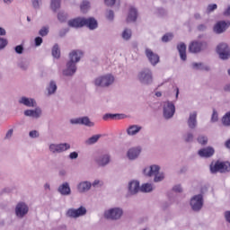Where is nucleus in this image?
<instances>
[{
  "label": "nucleus",
  "instance_id": "nucleus-9",
  "mask_svg": "<svg viewBox=\"0 0 230 230\" xmlns=\"http://www.w3.org/2000/svg\"><path fill=\"white\" fill-rule=\"evenodd\" d=\"M87 215V208L84 206L79 207L78 208H68L66 211V218H80V217H85Z\"/></svg>",
  "mask_w": 230,
  "mask_h": 230
},
{
  "label": "nucleus",
  "instance_id": "nucleus-49",
  "mask_svg": "<svg viewBox=\"0 0 230 230\" xmlns=\"http://www.w3.org/2000/svg\"><path fill=\"white\" fill-rule=\"evenodd\" d=\"M14 51H15V53H17V55H22V53H24V46L17 45L14 48Z\"/></svg>",
  "mask_w": 230,
  "mask_h": 230
},
{
  "label": "nucleus",
  "instance_id": "nucleus-40",
  "mask_svg": "<svg viewBox=\"0 0 230 230\" xmlns=\"http://www.w3.org/2000/svg\"><path fill=\"white\" fill-rule=\"evenodd\" d=\"M100 137H102V135H93L86 140V145H94V143H98Z\"/></svg>",
  "mask_w": 230,
  "mask_h": 230
},
{
  "label": "nucleus",
  "instance_id": "nucleus-42",
  "mask_svg": "<svg viewBox=\"0 0 230 230\" xmlns=\"http://www.w3.org/2000/svg\"><path fill=\"white\" fill-rule=\"evenodd\" d=\"M58 20L59 22H66L67 21V13L61 11L58 13Z\"/></svg>",
  "mask_w": 230,
  "mask_h": 230
},
{
  "label": "nucleus",
  "instance_id": "nucleus-10",
  "mask_svg": "<svg viewBox=\"0 0 230 230\" xmlns=\"http://www.w3.org/2000/svg\"><path fill=\"white\" fill-rule=\"evenodd\" d=\"M163 114L165 119H172L175 115V104L172 102H164L162 104Z\"/></svg>",
  "mask_w": 230,
  "mask_h": 230
},
{
  "label": "nucleus",
  "instance_id": "nucleus-16",
  "mask_svg": "<svg viewBox=\"0 0 230 230\" xmlns=\"http://www.w3.org/2000/svg\"><path fill=\"white\" fill-rule=\"evenodd\" d=\"M141 191V185L139 181L132 180L128 183V195H137Z\"/></svg>",
  "mask_w": 230,
  "mask_h": 230
},
{
  "label": "nucleus",
  "instance_id": "nucleus-21",
  "mask_svg": "<svg viewBox=\"0 0 230 230\" xmlns=\"http://www.w3.org/2000/svg\"><path fill=\"white\" fill-rule=\"evenodd\" d=\"M145 53L151 66H157V64H159V55L152 51L150 49H146Z\"/></svg>",
  "mask_w": 230,
  "mask_h": 230
},
{
  "label": "nucleus",
  "instance_id": "nucleus-52",
  "mask_svg": "<svg viewBox=\"0 0 230 230\" xmlns=\"http://www.w3.org/2000/svg\"><path fill=\"white\" fill-rule=\"evenodd\" d=\"M8 46V40L4 38H0V51L1 49H4Z\"/></svg>",
  "mask_w": 230,
  "mask_h": 230
},
{
  "label": "nucleus",
  "instance_id": "nucleus-31",
  "mask_svg": "<svg viewBox=\"0 0 230 230\" xmlns=\"http://www.w3.org/2000/svg\"><path fill=\"white\" fill-rule=\"evenodd\" d=\"M177 49L181 58V60H182L183 62H186L188 56L186 55V44L184 43H179L177 45Z\"/></svg>",
  "mask_w": 230,
  "mask_h": 230
},
{
  "label": "nucleus",
  "instance_id": "nucleus-57",
  "mask_svg": "<svg viewBox=\"0 0 230 230\" xmlns=\"http://www.w3.org/2000/svg\"><path fill=\"white\" fill-rule=\"evenodd\" d=\"M42 38L41 37H36L35 40H34V42H35V46L36 47H39L42 44Z\"/></svg>",
  "mask_w": 230,
  "mask_h": 230
},
{
  "label": "nucleus",
  "instance_id": "nucleus-15",
  "mask_svg": "<svg viewBox=\"0 0 230 230\" xmlns=\"http://www.w3.org/2000/svg\"><path fill=\"white\" fill-rule=\"evenodd\" d=\"M24 116L32 118V119H39L42 116V109L40 107H34V109H28L23 111Z\"/></svg>",
  "mask_w": 230,
  "mask_h": 230
},
{
  "label": "nucleus",
  "instance_id": "nucleus-12",
  "mask_svg": "<svg viewBox=\"0 0 230 230\" xmlns=\"http://www.w3.org/2000/svg\"><path fill=\"white\" fill-rule=\"evenodd\" d=\"M217 55L221 60H229L230 58V49L227 43H220L217 47Z\"/></svg>",
  "mask_w": 230,
  "mask_h": 230
},
{
  "label": "nucleus",
  "instance_id": "nucleus-46",
  "mask_svg": "<svg viewBox=\"0 0 230 230\" xmlns=\"http://www.w3.org/2000/svg\"><path fill=\"white\" fill-rule=\"evenodd\" d=\"M217 8L218 5H217V4H210L207 6V13H213V12Z\"/></svg>",
  "mask_w": 230,
  "mask_h": 230
},
{
  "label": "nucleus",
  "instance_id": "nucleus-59",
  "mask_svg": "<svg viewBox=\"0 0 230 230\" xmlns=\"http://www.w3.org/2000/svg\"><path fill=\"white\" fill-rule=\"evenodd\" d=\"M172 190L175 191L176 193H181L182 191V186L181 185H175L173 188H172Z\"/></svg>",
  "mask_w": 230,
  "mask_h": 230
},
{
  "label": "nucleus",
  "instance_id": "nucleus-60",
  "mask_svg": "<svg viewBox=\"0 0 230 230\" xmlns=\"http://www.w3.org/2000/svg\"><path fill=\"white\" fill-rule=\"evenodd\" d=\"M93 188H98V186H102V181L94 180L92 183Z\"/></svg>",
  "mask_w": 230,
  "mask_h": 230
},
{
  "label": "nucleus",
  "instance_id": "nucleus-13",
  "mask_svg": "<svg viewBox=\"0 0 230 230\" xmlns=\"http://www.w3.org/2000/svg\"><path fill=\"white\" fill-rule=\"evenodd\" d=\"M230 26V22L229 21H218L215 23L213 27V31L217 35H222V33H226L227 31V29Z\"/></svg>",
  "mask_w": 230,
  "mask_h": 230
},
{
  "label": "nucleus",
  "instance_id": "nucleus-50",
  "mask_svg": "<svg viewBox=\"0 0 230 230\" xmlns=\"http://www.w3.org/2000/svg\"><path fill=\"white\" fill-rule=\"evenodd\" d=\"M13 137V128H10L4 137L5 141H10V139H12V137Z\"/></svg>",
  "mask_w": 230,
  "mask_h": 230
},
{
  "label": "nucleus",
  "instance_id": "nucleus-6",
  "mask_svg": "<svg viewBox=\"0 0 230 230\" xmlns=\"http://www.w3.org/2000/svg\"><path fill=\"white\" fill-rule=\"evenodd\" d=\"M49 150L50 154H64L67 150H71V144L69 143H50L49 144Z\"/></svg>",
  "mask_w": 230,
  "mask_h": 230
},
{
  "label": "nucleus",
  "instance_id": "nucleus-44",
  "mask_svg": "<svg viewBox=\"0 0 230 230\" xmlns=\"http://www.w3.org/2000/svg\"><path fill=\"white\" fill-rule=\"evenodd\" d=\"M183 139L186 141V143H191V141L194 139L193 133L187 132L185 135H183Z\"/></svg>",
  "mask_w": 230,
  "mask_h": 230
},
{
  "label": "nucleus",
  "instance_id": "nucleus-41",
  "mask_svg": "<svg viewBox=\"0 0 230 230\" xmlns=\"http://www.w3.org/2000/svg\"><path fill=\"white\" fill-rule=\"evenodd\" d=\"M52 57H54V58H60V48L58 47V44L53 46Z\"/></svg>",
  "mask_w": 230,
  "mask_h": 230
},
{
  "label": "nucleus",
  "instance_id": "nucleus-63",
  "mask_svg": "<svg viewBox=\"0 0 230 230\" xmlns=\"http://www.w3.org/2000/svg\"><path fill=\"white\" fill-rule=\"evenodd\" d=\"M6 35V30L3 27H0V37H4Z\"/></svg>",
  "mask_w": 230,
  "mask_h": 230
},
{
  "label": "nucleus",
  "instance_id": "nucleus-61",
  "mask_svg": "<svg viewBox=\"0 0 230 230\" xmlns=\"http://www.w3.org/2000/svg\"><path fill=\"white\" fill-rule=\"evenodd\" d=\"M224 17H230V5L223 12Z\"/></svg>",
  "mask_w": 230,
  "mask_h": 230
},
{
  "label": "nucleus",
  "instance_id": "nucleus-1",
  "mask_svg": "<svg viewBox=\"0 0 230 230\" xmlns=\"http://www.w3.org/2000/svg\"><path fill=\"white\" fill-rule=\"evenodd\" d=\"M116 78L112 74H104L95 77L93 84L96 89H107L115 82Z\"/></svg>",
  "mask_w": 230,
  "mask_h": 230
},
{
  "label": "nucleus",
  "instance_id": "nucleus-19",
  "mask_svg": "<svg viewBox=\"0 0 230 230\" xmlns=\"http://www.w3.org/2000/svg\"><path fill=\"white\" fill-rule=\"evenodd\" d=\"M18 103L20 105H24V107L35 108L37 107V101L34 98L22 96L18 99Z\"/></svg>",
  "mask_w": 230,
  "mask_h": 230
},
{
  "label": "nucleus",
  "instance_id": "nucleus-45",
  "mask_svg": "<svg viewBox=\"0 0 230 230\" xmlns=\"http://www.w3.org/2000/svg\"><path fill=\"white\" fill-rule=\"evenodd\" d=\"M48 33H49V27L48 26H43L39 31V35H40V37H46Z\"/></svg>",
  "mask_w": 230,
  "mask_h": 230
},
{
  "label": "nucleus",
  "instance_id": "nucleus-24",
  "mask_svg": "<svg viewBox=\"0 0 230 230\" xmlns=\"http://www.w3.org/2000/svg\"><path fill=\"white\" fill-rule=\"evenodd\" d=\"M141 146L131 147L127 152V157L129 161H136L141 155Z\"/></svg>",
  "mask_w": 230,
  "mask_h": 230
},
{
  "label": "nucleus",
  "instance_id": "nucleus-55",
  "mask_svg": "<svg viewBox=\"0 0 230 230\" xmlns=\"http://www.w3.org/2000/svg\"><path fill=\"white\" fill-rule=\"evenodd\" d=\"M107 118H111V119H114L115 118H118V119H120L121 115H119V114H106L103 119H107Z\"/></svg>",
  "mask_w": 230,
  "mask_h": 230
},
{
  "label": "nucleus",
  "instance_id": "nucleus-11",
  "mask_svg": "<svg viewBox=\"0 0 230 230\" xmlns=\"http://www.w3.org/2000/svg\"><path fill=\"white\" fill-rule=\"evenodd\" d=\"M206 48H208V41L196 40L190 43L189 51L190 53L197 54L204 51Z\"/></svg>",
  "mask_w": 230,
  "mask_h": 230
},
{
  "label": "nucleus",
  "instance_id": "nucleus-30",
  "mask_svg": "<svg viewBox=\"0 0 230 230\" xmlns=\"http://www.w3.org/2000/svg\"><path fill=\"white\" fill-rule=\"evenodd\" d=\"M126 21L127 22H136L137 21V9L130 7Z\"/></svg>",
  "mask_w": 230,
  "mask_h": 230
},
{
  "label": "nucleus",
  "instance_id": "nucleus-4",
  "mask_svg": "<svg viewBox=\"0 0 230 230\" xmlns=\"http://www.w3.org/2000/svg\"><path fill=\"white\" fill-rule=\"evenodd\" d=\"M106 220H119L123 217V208L119 207H114L108 208L103 214Z\"/></svg>",
  "mask_w": 230,
  "mask_h": 230
},
{
  "label": "nucleus",
  "instance_id": "nucleus-64",
  "mask_svg": "<svg viewBox=\"0 0 230 230\" xmlns=\"http://www.w3.org/2000/svg\"><path fill=\"white\" fill-rule=\"evenodd\" d=\"M226 148H230V139L226 140Z\"/></svg>",
  "mask_w": 230,
  "mask_h": 230
},
{
  "label": "nucleus",
  "instance_id": "nucleus-54",
  "mask_svg": "<svg viewBox=\"0 0 230 230\" xmlns=\"http://www.w3.org/2000/svg\"><path fill=\"white\" fill-rule=\"evenodd\" d=\"M106 19H108V21H114V11L108 10L106 12Z\"/></svg>",
  "mask_w": 230,
  "mask_h": 230
},
{
  "label": "nucleus",
  "instance_id": "nucleus-14",
  "mask_svg": "<svg viewBox=\"0 0 230 230\" xmlns=\"http://www.w3.org/2000/svg\"><path fill=\"white\" fill-rule=\"evenodd\" d=\"M71 125H84V127H94V122L91 121L89 117H80L70 119Z\"/></svg>",
  "mask_w": 230,
  "mask_h": 230
},
{
  "label": "nucleus",
  "instance_id": "nucleus-26",
  "mask_svg": "<svg viewBox=\"0 0 230 230\" xmlns=\"http://www.w3.org/2000/svg\"><path fill=\"white\" fill-rule=\"evenodd\" d=\"M95 163H97L99 166H107V164L111 163V155L103 154L99 156H96Z\"/></svg>",
  "mask_w": 230,
  "mask_h": 230
},
{
  "label": "nucleus",
  "instance_id": "nucleus-5",
  "mask_svg": "<svg viewBox=\"0 0 230 230\" xmlns=\"http://www.w3.org/2000/svg\"><path fill=\"white\" fill-rule=\"evenodd\" d=\"M30 213V206L24 201H19L14 208V215L19 220H22Z\"/></svg>",
  "mask_w": 230,
  "mask_h": 230
},
{
  "label": "nucleus",
  "instance_id": "nucleus-51",
  "mask_svg": "<svg viewBox=\"0 0 230 230\" xmlns=\"http://www.w3.org/2000/svg\"><path fill=\"white\" fill-rule=\"evenodd\" d=\"M32 6L35 8V10H39L40 8V5L42 4V0H32Z\"/></svg>",
  "mask_w": 230,
  "mask_h": 230
},
{
  "label": "nucleus",
  "instance_id": "nucleus-29",
  "mask_svg": "<svg viewBox=\"0 0 230 230\" xmlns=\"http://www.w3.org/2000/svg\"><path fill=\"white\" fill-rule=\"evenodd\" d=\"M84 26L89 28L90 30H96L98 28V21L93 17L85 18L84 20Z\"/></svg>",
  "mask_w": 230,
  "mask_h": 230
},
{
  "label": "nucleus",
  "instance_id": "nucleus-39",
  "mask_svg": "<svg viewBox=\"0 0 230 230\" xmlns=\"http://www.w3.org/2000/svg\"><path fill=\"white\" fill-rule=\"evenodd\" d=\"M18 67H20V69H22V71H28V69H30V61H28V60L21 61L18 64Z\"/></svg>",
  "mask_w": 230,
  "mask_h": 230
},
{
  "label": "nucleus",
  "instance_id": "nucleus-34",
  "mask_svg": "<svg viewBox=\"0 0 230 230\" xmlns=\"http://www.w3.org/2000/svg\"><path fill=\"white\" fill-rule=\"evenodd\" d=\"M192 69H196V71H209L211 67L204 63H197L194 62L191 64Z\"/></svg>",
  "mask_w": 230,
  "mask_h": 230
},
{
  "label": "nucleus",
  "instance_id": "nucleus-53",
  "mask_svg": "<svg viewBox=\"0 0 230 230\" xmlns=\"http://www.w3.org/2000/svg\"><path fill=\"white\" fill-rule=\"evenodd\" d=\"M211 123H217L218 121V112L213 110V113L210 119Z\"/></svg>",
  "mask_w": 230,
  "mask_h": 230
},
{
  "label": "nucleus",
  "instance_id": "nucleus-17",
  "mask_svg": "<svg viewBox=\"0 0 230 230\" xmlns=\"http://www.w3.org/2000/svg\"><path fill=\"white\" fill-rule=\"evenodd\" d=\"M199 116V112L197 111H190L189 113V118L187 119V125L190 130H195V128L199 126V121L197 120V117Z\"/></svg>",
  "mask_w": 230,
  "mask_h": 230
},
{
  "label": "nucleus",
  "instance_id": "nucleus-8",
  "mask_svg": "<svg viewBox=\"0 0 230 230\" xmlns=\"http://www.w3.org/2000/svg\"><path fill=\"white\" fill-rule=\"evenodd\" d=\"M190 206L192 211H200L204 207V195L196 194L190 198Z\"/></svg>",
  "mask_w": 230,
  "mask_h": 230
},
{
  "label": "nucleus",
  "instance_id": "nucleus-56",
  "mask_svg": "<svg viewBox=\"0 0 230 230\" xmlns=\"http://www.w3.org/2000/svg\"><path fill=\"white\" fill-rule=\"evenodd\" d=\"M68 157L69 159H71V161H75V159H78V152L76 151L71 152Z\"/></svg>",
  "mask_w": 230,
  "mask_h": 230
},
{
  "label": "nucleus",
  "instance_id": "nucleus-36",
  "mask_svg": "<svg viewBox=\"0 0 230 230\" xmlns=\"http://www.w3.org/2000/svg\"><path fill=\"white\" fill-rule=\"evenodd\" d=\"M81 12L83 13H87L91 8V3L87 0H84L80 4Z\"/></svg>",
  "mask_w": 230,
  "mask_h": 230
},
{
  "label": "nucleus",
  "instance_id": "nucleus-22",
  "mask_svg": "<svg viewBox=\"0 0 230 230\" xmlns=\"http://www.w3.org/2000/svg\"><path fill=\"white\" fill-rule=\"evenodd\" d=\"M198 155L203 159L213 157V155H215V148L212 146L203 147L198 151Z\"/></svg>",
  "mask_w": 230,
  "mask_h": 230
},
{
  "label": "nucleus",
  "instance_id": "nucleus-48",
  "mask_svg": "<svg viewBox=\"0 0 230 230\" xmlns=\"http://www.w3.org/2000/svg\"><path fill=\"white\" fill-rule=\"evenodd\" d=\"M172 39H173V34L167 33V34L163 36L162 41L163 42H170V40H172Z\"/></svg>",
  "mask_w": 230,
  "mask_h": 230
},
{
  "label": "nucleus",
  "instance_id": "nucleus-37",
  "mask_svg": "<svg viewBox=\"0 0 230 230\" xmlns=\"http://www.w3.org/2000/svg\"><path fill=\"white\" fill-rule=\"evenodd\" d=\"M221 123L224 127H230V111L222 117Z\"/></svg>",
  "mask_w": 230,
  "mask_h": 230
},
{
  "label": "nucleus",
  "instance_id": "nucleus-28",
  "mask_svg": "<svg viewBox=\"0 0 230 230\" xmlns=\"http://www.w3.org/2000/svg\"><path fill=\"white\" fill-rule=\"evenodd\" d=\"M143 130V127L139 125H130L129 127L127 128L126 132L128 136L134 137L137 136Z\"/></svg>",
  "mask_w": 230,
  "mask_h": 230
},
{
  "label": "nucleus",
  "instance_id": "nucleus-43",
  "mask_svg": "<svg viewBox=\"0 0 230 230\" xmlns=\"http://www.w3.org/2000/svg\"><path fill=\"white\" fill-rule=\"evenodd\" d=\"M50 8L53 12H57L60 8V0H51Z\"/></svg>",
  "mask_w": 230,
  "mask_h": 230
},
{
  "label": "nucleus",
  "instance_id": "nucleus-47",
  "mask_svg": "<svg viewBox=\"0 0 230 230\" xmlns=\"http://www.w3.org/2000/svg\"><path fill=\"white\" fill-rule=\"evenodd\" d=\"M29 137L31 138V139H37V137H40V133H39L38 130H31L29 132Z\"/></svg>",
  "mask_w": 230,
  "mask_h": 230
},
{
  "label": "nucleus",
  "instance_id": "nucleus-33",
  "mask_svg": "<svg viewBox=\"0 0 230 230\" xmlns=\"http://www.w3.org/2000/svg\"><path fill=\"white\" fill-rule=\"evenodd\" d=\"M155 190V185L152 182H146L140 186V191L142 193H152Z\"/></svg>",
  "mask_w": 230,
  "mask_h": 230
},
{
  "label": "nucleus",
  "instance_id": "nucleus-32",
  "mask_svg": "<svg viewBox=\"0 0 230 230\" xmlns=\"http://www.w3.org/2000/svg\"><path fill=\"white\" fill-rule=\"evenodd\" d=\"M57 89H58V87L57 86V81H53L51 80L46 87V91L48 93L49 96H53V94H55V93H57Z\"/></svg>",
  "mask_w": 230,
  "mask_h": 230
},
{
  "label": "nucleus",
  "instance_id": "nucleus-18",
  "mask_svg": "<svg viewBox=\"0 0 230 230\" xmlns=\"http://www.w3.org/2000/svg\"><path fill=\"white\" fill-rule=\"evenodd\" d=\"M77 69L78 68L76 66V64L68 61L66 64V67L62 71V75L63 76H75V74L76 73Z\"/></svg>",
  "mask_w": 230,
  "mask_h": 230
},
{
  "label": "nucleus",
  "instance_id": "nucleus-3",
  "mask_svg": "<svg viewBox=\"0 0 230 230\" xmlns=\"http://www.w3.org/2000/svg\"><path fill=\"white\" fill-rule=\"evenodd\" d=\"M137 80L142 85H152L154 83V74L149 68H144L137 74Z\"/></svg>",
  "mask_w": 230,
  "mask_h": 230
},
{
  "label": "nucleus",
  "instance_id": "nucleus-62",
  "mask_svg": "<svg viewBox=\"0 0 230 230\" xmlns=\"http://www.w3.org/2000/svg\"><path fill=\"white\" fill-rule=\"evenodd\" d=\"M45 191H51V185L49 183H45L43 186Z\"/></svg>",
  "mask_w": 230,
  "mask_h": 230
},
{
  "label": "nucleus",
  "instance_id": "nucleus-58",
  "mask_svg": "<svg viewBox=\"0 0 230 230\" xmlns=\"http://www.w3.org/2000/svg\"><path fill=\"white\" fill-rule=\"evenodd\" d=\"M106 6H114L116 4V0H104Z\"/></svg>",
  "mask_w": 230,
  "mask_h": 230
},
{
  "label": "nucleus",
  "instance_id": "nucleus-23",
  "mask_svg": "<svg viewBox=\"0 0 230 230\" xmlns=\"http://www.w3.org/2000/svg\"><path fill=\"white\" fill-rule=\"evenodd\" d=\"M93 188V183L89 181H81L77 183L76 189L79 193H87Z\"/></svg>",
  "mask_w": 230,
  "mask_h": 230
},
{
  "label": "nucleus",
  "instance_id": "nucleus-2",
  "mask_svg": "<svg viewBox=\"0 0 230 230\" xmlns=\"http://www.w3.org/2000/svg\"><path fill=\"white\" fill-rule=\"evenodd\" d=\"M160 171H161V166H159L158 164H152L143 169V174L146 177L155 176L154 182H163L166 175L164 174V172H159Z\"/></svg>",
  "mask_w": 230,
  "mask_h": 230
},
{
  "label": "nucleus",
  "instance_id": "nucleus-35",
  "mask_svg": "<svg viewBox=\"0 0 230 230\" xmlns=\"http://www.w3.org/2000/svg\"><path fill=\"white\" fill-rule=\"evenodd\" d=\"M121 39L126 41L130 40L132 39V30L129 28H125L121 32Z\"/></svg>",
  "mask_w": 230,
  "mask_h": 230
},
{
  "label": "nucleus",
  "instance_id": "nucleus-38",
  "mask_svg": "<svg viewBox=\"0 0 230 230\" xmlns=\"http://www.w3.org/2000/svg\"><path fill=\"white\" fill-rule=\"evenodd\" d=\"M197 141H198L199 145L205 146V145H208V136L199 135L197 137Z\"/></svg>",
  "mask_w": 230,
  "mask_h": 230
},
{
  "label": "nucleus",
  "instance_id": "nucleus-7",
  "mask_svg": "<svg viewBox=\"0 0 230 230\" xmlns=\"http://www.w3.org/2000/svg\"><path fill=\"white\" fill-rule=\"evenodd\" d=\"M210 172L211 173H217V172H220V173H226V172H230V163L220 161H217L214 164L212 163L210 164Z\"/></svg>",
  "mask_w": 230,
  "mask_h": 230
},
{
  "label": "nucleus",
  "instance_id": "nucleus-25",
  "mask_svg": "<svg viewBox=\"0 0 230 230\" xmlns=\"http://www.w3.org/2000/svg\"><path fill=\"white\" fill-rule=\"evenodd\" d=\"M58 191L63 197H69V195H71V186L69 185V182L65 181L60 184L58 188Z\"/></svg>",
  "mask_w": 230,
  "mask_h": 230
},
{
  "label": "nucleus",
  "instance_id": "nucleus-20",
  "mask_svg": "<svg viewBox=\"0 0 230 230\" xmlns=\"http://www.w3.org/2000/svg\"><path fill=\"white\" fill-rule=\"evenodd\" d=\"M82 57H84V51L80 49H74L69 53L68 62H72L76 65L80 60H82Z\"/></svg>",
  "mask_w": 230,
  "mask_h": 230
},
{
  "label": "nucleus",
  "instance_id": "nucleus-27",
  "mask_svg": "<svg viewBox=\"0 0 230 230\" xmlns=\"http://www.w3.org/2000/svg\"><path fill=\"white\" fill-rule=\"evenodd\" d=\"M84 17H76L67 22L70 28H84Z\"/></svg>",
  "mask_w": 230,
  "mask_h": 230
}]
</instances>
